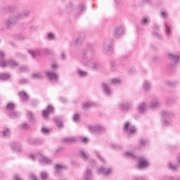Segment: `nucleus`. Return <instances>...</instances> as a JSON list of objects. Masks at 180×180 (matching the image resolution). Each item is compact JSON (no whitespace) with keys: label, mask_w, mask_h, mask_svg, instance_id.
<instances>
[{"label":"nucleus","mask_w":180,"mask_h":180,"mask_svg":"<svg viewBox=\"0 0 180 180\" xmlns=\"http://www.w3.org/2000/svg\"><path fill=\"white\" fill-rule=\"evenodd\" d=\"M96 56V51L91 46H87L81 53L82 61L86 67H90L93 70H99L101 63L99 62H94Z\"/></svg>","instance_id":"obj_1"},{"label":"nucleus","mask_w":180,"mask_h":180,"mask_svg":"<svg viewBox=\"0 0 180 180\" xmlns=\"http://www.w3.org/2000/svg\"><path fill=\"white\" fill-rule=\"evenodd\" d=\"M123 155L127 158H131L132 160H138L139 161L138 168H139V169H143V168H147V167H148V162L143 156L137 157L134 154L130 152L124 153Z\"/></svg>","instance_id":"obj_2"},{"label":"nucleus","mask_w":180,"mask_h":180,"mask_svg":"<svg viewBox=\"0 0 180 180\" xmlns=\"http://www.w3.org/2000/svg\"><path fill=\"white\" fill-rule=\"evenodd\" d=\"M0 65L1 68H5V67H6L7 65L11 67V68H16V67L19 65V64L17 63V62L14 60H8L7 61L5 60V53L2 51H0Z\"/></svg>","instance_id":"obj_3"},{"label":"nucleus","mask_w":180,"mask_h":180,"mask_svg":"<svg viewBox=\"0 0 180 180\" xmlns=\"http://www.w3.org/2000/svg\"><path fill=\"white\" fill-rule=\"evenodd\" d=\"M30 158L32 160V161H36V160H39V164L41 165H44L46 164H51L52 161L50 158L43 155V154L39 153L38 155H30Z\"/></svg>","instance_id":"obj_4"},{"label":"nucleus","mask_w":180,"mask_h":180,"mask_svg":"<svg viewBox=\"0 0 180 180\" xmlns=\"http://www.w3.org/2000/svg\"><path fill=\"white\" fill-rule=\"evenodd\" d=\"M103 52L107 56H110L113 53V43L112 40H105L103 44Z\"/></svg>","instance_id":"obj_5"},{"label":"nucleus","mask_w":180,"mask_h":180,"mask_svg":"<svg viewBox=\"0 0 180 180\" xmlns=\"http://www.w3.org/2000/svg\"><path fill=\"white\" fill-rule=\"evenodd\" d=\"M123 129H124V131L127 133V134L129 135L135 134L136 131V127L131 124V122L129 121L124 123Z\"/></svg>","instance_id":"obj_6"},{"label":"nucleus","mask_w":180,"mask_h":180,"mask_svg":"<svg viewBox=\"0 0 180 180\" xmlns=\"http://www.w3.org/2000/svg\"><path fill=\"white\" fill-rule=\"evenodd\" d=\"M88 129L91 133H94L95 134H99V133L105 131V128L101 125H89Z\"/></svg>","instance_id":"obj_7"},{"label":"nucleus","mask_w":180,"mask_h":180,"mask_svg":"<svg viewBox=\"0 0 180 180\" xmlns=\"http://www.w3.org/2000/svg\"><path fill=\"white\" fill-rule=\"evenodd\" d=\"M168 58L171 61L170 65L173 68L176 67V64H178V61H179V56L174 54V53H169L167 55Z\"/></svg>","instance_id":"obj_8"},{"label":"nucleus","mask_w":180,"mask_h":180,"mask_svg":"<svg viewBox=\"0 0 180 180\" xmlns=\"http://www.w3.org/2000/svg\"><path fill=\"white\" fill-rule=\"evenodd\" d=\"M124 34V27L117 26L114 29L113 36L115 39H120V37Z\"/></svg>","instance_id":"obj_9"},{"label":"nucleus","mask_w":180,"mask_h":180,"mask_svg":"<svg viewBox=\"0 0 180 180\" xmlns=\"http://www.w3.org/2000/svg\"><path fill=\"white\" fill-rule=\"evenodd\" d=\"M113 169L110 167H101L98 169V173L103 175L104 176H109V175H112Z\"/></svg>","instance_id":"obj_10"},{"label":"nucleus","mask_w":180,"mask_h":180,"mask_svg":"<svg viewBox=\"0 0 180 180\" xmlns=\"http://www.w3.org/2000/svg\"><path fill=\"white\" fill-rule=\"evenodd\" d=\"M120 108L122 112H129L131 109V104L128 101H124L120 103Z\"/></svg>","instance_id":"obj_11"},{"label":"nucleus","mask_w":180,"mask_h":180,"mask_svg":"<svg viewBox=\"0 0 180 180\" xmlns=\"http://www.w3.org/2000/svg\"><path fill=\"white\" fill-rule=\"evenodd\" d=\"M29 15H30V11L24 10L18 13L17 15L15 16V19H25V18H27Z\"/></svg>","instance_id":"obj_12"},{"label":"nucleus","mask_w":180,"mask_h":180,"mask_svg":"<svg viewBox=\"0 0 180 180\" xmlns=\"http://www.w3.org/2000/svg\"><path fill=\"white\" fill-rule=\"evenodd\" d=\"M165 32L168 37L172 36V25L167 21L165 22Z\"/></svg>","instance_id":"obj_13"},{"label":"nucleus","mask_w":180,"mask_h":180,"mask_svg":"<svg viewBox=\"0 0 180 180\" xmlns=\"http://www.w3.org/2000/svg\"><path fill=\"white\" fill-rule=\"evenodd\" d=\"M45 75L50 79V81H58V75L56 74L54 72H46Z\"/></svg>","instance_id":"obj_14"},{"label":"nucleus","mask_w":180,"mask_h":180,"mask_svg":"<svg viewBox=\"0 0 180 180\" xmlns=\"http://www.w3.org/2000/svg\"><path fill=\"white\" fill-rule=\"evenodd\" d=\"M83 179H84V180L94 179V174H92L91 169H86V172L83 174Z\"/></svg>","instance_id":"obj_15"},{"label":"nucleus","mask_w":180,"mask_h":180,"mask_svg":"<svg viewBox=\"0 0 180 180\" xmlns=\"http://www.w3.org/2000/svg\"><path fill=\"white\" fill-rule=\"evenodd\" d=\"M16 18H13V17H11L5 21V26L7 27V29H10L15 23H16Z\"/></svg>","instance_id":"obj_16"},{"label":"nucleus","mask_w":180,"mask_h":180,"mask_svg":"<svg viewBox=\"0 0 180 180\" xmlns=\"http://www.w3.org/2000/svg\"><path fill=\"white\" fill-rule=\"evenodd\" d=\"M54 110V108L51 105H48L47 108L42 112V116L45 119L46 117H49V115L50 113H53V111Z\"/></svg>","instance_id":"obj_17"},{"label":"nucleus","mask_w":180,"mask_h":180,"mask_svg":"<svg viewBox=\"0 0 180 180\" xmlns=\"http://www.w3.org/2000/svg\"><path fill=\"white\" fill-rule=\"evenodd\" d=\"M102 88L104 94L107 95V96H110L112 95V91L108 84L105 82L102 83Z\"/></svg>","instance_id":"obj_18"},{"label":"nucleus","mask_w":180,"mask_h":180,"mask_svg":"<svg viewBox=\"0 0 180 180\" xmlns=\"http://www.w3.org/2000/svg\"><path fill=\"white\" fill-rule=\"evenodd\" d=\"M137 110L139 113H146V111L147 110V104H146V103H139V105H138Z\"/></svg>","instance_id":"obj_19"},{"label":"nucleus","mask_w":180,"mask_h":180,"mask_svg":"<svg viewBox=\"0 0 180 180\" xmlns=\"http://www.w3.org/2000/svg\"><path fill=\"white\" fill-rule=\"evenodd\" d=\"M27 142L29 144H43L44 141L40 139H34L33 138H30L27 139Z\"/></svg>","instance_id":"obj_20"},{"label":"nucleus","mask_w":180,"mask_h":180,"mask_svg":"<svg viewBox=\"0 0 180 180\" xmlns=\"http://www.w3.org/2000/svg\"><path fill=\"white\" fill-rule=\"evenodd\" d=\"M75 73L78 77H80L81 78H84V77H87L88 72L82 70L81 68H77Z\"/></svg>","instance_id":"obj_21"},{"label":"nucleus","mask_w":180,"mask_h":180,"mask_svg":"<svg viewBox=\"0 0 180 180\" xmlns=\"http://www.w3.org/2000/svg\"><path fill=\"white\" fill-rule=\"evenodd\" d=\"M11 148H13V150L15 151V153H22V146H20V144L19 143H11Z\"/></svg>","instance_id":"obj_22"},{"label":"nucleus","mask_w":180,"mask_h":180,"mask_svg":"<svg viewBox=\"0 0 180 180\" xmlns=\"http://www.w3.org/2000/svg\"><path fill=\"white\" fill-rule=\"evenodd\" d=\"M19 96L22 102H27V101L30 99L29 96L25 91H20L19 93Z\"/></svg>","instance_id":"obj_23"},{"label":"nucleus","mask_w":180,"mask_h":180,"mask_svg":"<svg viewBox=\"0 0 180 180\" xmlns=\"http://www.w3.org/2000/svg\"><path fill=\"white\" fill-rule=\"evenodd\" d=\"M162 116L164 119H169L170 117H174V112L172 111H162Z\"/></svg>","instance_id":"obj_24"},{"label":"nucleus","mask_w":180,"mask_h":180,"mask_svg":"<svg viewBox=\"0 0 180 180\" xmlns=\"http://www.w3.org/2000/svg\"><path fill=\"white\" fill-rule=\"evenodd\" d=\"M28 53L31 55L32 58H34L35 57H37V56H40L41 54V52H40V50L39 49H35L34 51L29 50Z\"/></svg>","instance_id":"obj_25"},{"label":"nucleus","mask_w":180,"mask_h":180,"mask_svg":"<svg viewBox=\"0 0 180 180\" xmlns=\"http://www.w3.org/2000/svg\"><path fill=\"white\" fill-rule=\"evenodd\" d=\"M11 129H9V128H4L2 132V136L3 137H5V139H9V137H11Z\"/></svg>","instance_id":"obj_26"},{"label":"nucleus","mask_w":180,"mask_h":180,"mask_svg":"<svg viewBox=\"0 0 180 180\" xmlns=\"http://www.w3.org/2000/svg\"><path fill=\"white\" fill-rule=\"evenodd\" d=\"M75 141H77V139L75 136H70L63 139V143L66 144H71V143H75Z\"/></svg>","instance_id":"obj_27"},{"label":"nucleus","mask_w":180,"mask_h":180,"mask_svg":"<svg viewBox=\"0 0 180 180\" xmlns=\"http://www.w3.org/2000/svg\"><path fill=\"white\" fill-rule=\"evenodd\" d=\"M79 156L84 161H86V160H89V155H88V153H86V152H84L82 150L79 152Z\"/></svg>","instance_id":"obj_28"},{"label":"nucleus","mask_w":180,"mask_h":180,"mask_svg":"<svg viewBox=\"0 0 180 180\" xmlns=\"http://www.w3.org/2000/svg\"><path fill=\"white\" fill-rule=\"evenodd\" d=\"M82 41H84V39H82V37H78L75 38V39L72 42V45L78 46H79V44H82Z\"/></svg>","instance_id":"obj_29"},{"label":"nucleus","mask_w":180,"mask_h":180,"mask_svg":"<svg viewBox=\"0 0 180 180\" xmlns=\"http://www.w3.org/2000/svg\"><path fill=\"white\" fill-rule=\"evenodd\" d=\"M149 106L152 108H158V106H160V103L158 102V100H157V98H155L150 101Z\"/></svg>","instance_id":"obj_30"},{"label":"nucleus","mask_w":180,"mask_h":180,"mask_svg":"<svg viewBox=\"0 0 180 180\" xmlns=\"http://www.w3.org/2000/svg\"><path fill=\"white\" fill-rule=\"evenodd\" d=\"M55 123L56 124V126L59 129H63V121H61V119L60 117H56L53 119Z\"/></svg>","instance_id":"obj_31"},{"label":"nucleus","mask_w":180,"mask_h":180,"mask_svg":"<svg viewBox=\"0 0 180 180\" xmlns=\"http://www.w3.org/2000/svg\"><path fill=\"white\" fill-rule=\"evenodd\" d=\"M9 116L11 119H16V117H19V116H20V113L18 111H11L9 113Z\"/></svg>","instance_id":"obj_32"},{"label":"nucleus","mask_w":180,"mask_h":180,"mask_svg":"<svg viewBox=\"0 0 180 180\" xmlns=\"http://www.w3.org/2000/svg\"><path fill=\"white\" fill-rule=\"evenodd\" d=\"M32 78L33 79H41V78H43V75L40 72H36L32 74Z\"/></svg>","instance_id":"obj_33"},{"label":"nucleus","mask_w":180,"mask_h":180,"mask_svg":"<svg viewBox=\"0 0 180 180\" xmlns=\"http://www.w3.org/2000/svg\"><path fill=\"white\" fill-rule=\"evenodd\" d=\"M11 75L9 74H5V73H1L0 74V79L1 81H5L6 79H8L10 78Z\"/></svg>","instance_id":"obj_34"},{"label":"nucleus","mask_w":180,"mask_h":180,"mask_svg":"<svg viewBox=\"0 0 180 180\" xmlns=\"http://www.w3.org/2000/svg\"><path fill=\"white\" fill-rule=\"evenodd\" d=\"M151 85L150 84V82L148 81H145L143 84V88L144 91H148L150 89Z\"/></svg>","instance_id":"obj_35"},{"label":"nucleus","mask_w":180,"mask_h":180,"mask_svg":"<svg viewBox=\"0 0 180 180\" xmlns=\"http://www.w3.org/2000/svg\"><path fill=\"white\" fill-rule=\"evenodd\" d=\"M14 108H15V104H13V103H9L7 104L6 109L8 110H13Z\"/></svg>","instance_id":"obj_36"},{"label":"nucleus","mask_w":180,"mask_h":180,"mask_svg":"<svg viewBox=\"0 0 180 180\" xmlns=\"http://www.w3.org/2000/svg\"><path fill=\"white\" fill-rule=\"evenodd\" d=\"M132 180H148V179L141 176H134L132 178Z\"/></svg>","instance_id":"obj_37"},{"label":"nucleus","mask_w":180,"mask_h":180,"mask_svg":"<svg viewBox=\"0 0 180 180\" xmlns=\"http://www.w3.org/2000/svg\"><path fill=\"white\" fill-rule=\"evenodd\" d=\"M19 84H20L21 85H25V84H29V79H21L18 81Z\"/></svg>","instance_id":"obj_38"},{"label":"nucleus","mask_w":180,"mask_h":180,"mask_svg":"<svg viewBox=\"0 0 180 180\" xmlns=\"http://www.w3.org/2000/svg\"><path fill=\"white\" fill-rule=\"evenodd\" d=\"M169 168L172 169V171H176L178 169V166L173 165L172 163L169 164Z\"/></svg>","instance_id":"obj_39"},{"label":"nucleus","mask_w":180,"mask_h":180,"mask_svg":"<svg viewBox=\"0 0 180 180\" xmlns=\"http://www.w3.org/2000/svg\"><path fill=\"white\" fill-rule=\"evenodd\" d=\"M20 72H27V71H29V68L27 66H21L20 67Z\"/></svg>","instance_id":"obj_40"},{"label":"nucleus","mask_w":180,"mask_h":180,"mask_svg":"<svg viewBox=\"0 0 180 180\" xmlns=\"http://www.w3.org/2000/svg\"><path fill=\"white\" fill-rule=\"evenodd\" d=\"M27 115L29 117V119L30 120H32V122H34V115H33V112H32L31 111H28L27 112Z\"/></svg>","instance_id":"obj_41"},{"label":"nucleus","mask_w":180,"mask_h":180,"mask_svg":"<svg viewBox=\"0 0 180 180\" xmlns=\"http://www.w3.org/2000/svg\"><path fill=\"white\" fill-rule=\"evenodd\" d=\"M63 166L61 165H55V170L56 172H59L60 169H63Z\"/></svg>","instance_id":"obj_42"},{"label":"nucleus","mask_w":180,"mask_h":180,"mask_svg":"<svg viewBox=\"0 0 180 180\" xmlns=\"http://www.w3.org/2000/svg\"><path fill=\"white\" fill-rule=\"evenodd\" d=\"M139 144L141 146V147H146V145L147 144V141L141 139L139 140Z\"/></svg>","instance_id":"obj_43"},{"label":"nucleus","mask_w":180,"mask_h":180,"mask_svg":"<svg viewBox=\"0 0 180 180\" xmlns=\"http://www.w3.org/2000/svg\"><path fill=\"white\" fill-rule=\"evenodd\" d=\"M140 23L141 25H147V23H148V19H147V18H143Z\"/></svg>","instance_id":"obj_44"},{"label":"nucleus","mask_w":180,"mask_h":180,"mask_svg":"<svg viewBox=\"0 0 180 180\" xmlns=\"http://www.w3.org/2000/svg\"><path fill=\"white\" fill-rule=\"evenodd\" d=\"M67 9H68V12H71V11H72V9H74V5L71 3H70L67 6Z\"/></svg>","instance_id":"obj_45"},{"label":"nucleus","mask_w":180,"mask_h":180,"mask_svg":"<svg viewBox=\"0 0 180 180\" xmlns=\"http://www.w3.org/2000/svg\"><path fill=\"white\" fill-rule=\"evenodd\" d=\"M96 155L97 158H98V160H100V161L101 162H105V159H103V158H102V156H101V154L98 152H96Z\"/></svg>","instance_id":"obj_46"},{"label":"nucleus","mask_w":180,"mask_h":180,"mask_svg":"<svg viewBox=\"0 0 180 180\" xmlns=\"http://www.w3.org/2000/svg\"><path fill=\"white\" fill-rule=\"evenodd\" d=\"M46 39H48L49 40H54V34L51 32L49 33L46 36Z\"/></svg>","instance_id":"obj_47"},{"label":"nucleus","mask_w":180,"mask_h":180,"mask_svg":"<svg viewBox=\"0 0 180 180\" xmlns=\"http://www.w3.org/2000/svg\"><path fill=\"white\" fill-rule=\"evenodd\" d=\"M111 82H112V84H114L115 85H117L120 83V79H112Z\"/></svg>","instance_id":"obj_48"},{"label":"nucleus","mask_w":180,"mask_h":180,"mask_svg":"<svg viewBox=\"0 0 180 180\" xmlns=\"http://www.w3.org/2000/svg\"><path fill=\"white\" fill-rule=\"evenodd\" d=\"M92 106V103H84L83 104L84 109H89V108H91Z\"/></svg>","instance_id":"obj_49"},{"label":"nucleus","mask_w":180,"mask_h":180,"mask_svg":"<svg viewBox=\"0 0 180 180\" xmlns=\"http://www.w3.org/2000/svg\"><path fill=\"white\" fill-rule=\"evenodd\" d=\"M153 36H154V37H156L157 39H159L160 40H162V35H161L160 34L154 32Z\"/></svg>","instance_id":"obj_50"},{"label":"nucleus","mask_w":180,"mask_h":180,"mask_svg":"<svg viewBox=\"0 0 180 180\" xmlns=\"http://www.w3.org/2000/svg\"><path fill=\"white\" fill-rule=\"evenodd\" d=\"M29 124H26V123H22L21 125H20V128L21 129H24L25 130H27V129H29Z\"/></svg>","instance_id":"obj_51"},{"label":"nucleus","mask_w":180,"mask_h":180,"mask_svg":"<svg viewBox=\"0 0 180 180\" xmlns=\"http://www.w3.org/2000/svg\"><path fill=\"white\" fill-rule=\"evenodd\" d=\"M41 133L43 134H49V133H50V131L49 130V129L43 127L41 129Z\"/></svg>","instance_id":"obj_52"},{"label":"nucleus","mask_w":180,"mask_h":180,"mask_svg":"<svg viewBox=\"0 0 180 180\" xmlns=\"http://www.w3.org/2000/svg\"><path fill=\"white\" fill-rule=\"evenodd\" d=\"M165 180H180V178L176 179L175 177L166 176Z\"/></svg>","instance_id":"obj_53"},{"label":"nucleus","mask_w":180,"mask_h":180,"mask_svg":"<svg viewBox=\"0 0 180 180\" xmlns=\"http://www.w3.org/2000/svg\"><path fill=\"white\" fill-rule=\"evenodd\" d=\"M41 179H47V173L45 172H41Z\"/></svg>","instance_id":"obj_54"},{"label":"nucleus","mask_w":180,"mask_h":180,"mask_svg":"<svg viewBox=\"0 0 180 180\" xmlns=\"http://www.w3.org/2000/svg\"><path fill=\"white\" fill-rule=\"evenodd\" d=\"M79 11H81L82 12H84V11H85V5L83 3L79 4Z\"/></svg>","instance_id":"obj_55"},{"label":"nucleus","mask_w":180,"mask_h":180,"mask_svg":"<svg viewBox=\"0 0 180 180\" xmlns=\"http://www.w3.org/2000/svg\"><path fill=\"white\" fill-rule=\"evenodd\" d=\"M160 16L161 18H164L165 19L167 18L168 13L165 11H161L160 12Z\"/></svg>","instance_id":"obj_56"},{"label":"nucleus","mask_w":180,"mask_h":180,"mask_svg":"<svg viewBox=\"0 0 180 180\" xmlns=\"http://www.w3.org/2000/svg\"><path fill=\"white\" fill-rule=\"evenodd\" d=\"M110 67H111L112 71H115V70H116V67H117L116 63L115 62H111Z\"/></svg>","instance_id":"obj_57"},{"label":"nucleus","mask_w":180,"mask_h":180,"mask_svg":"<svg viewBox=\"0 0 180 180\" xmlns=\"http://www.w3.org/2000/svg\"><path fill=\"white\" fill-rule=\"evenodd\" d=\"M16 57H18L19 58H26V56L25 55H22L20 52H17L15 54Z\"/></svg>","instance_id":"obj_58"},{"label":"nucleus","mask_w":180,"mask_h":180,"mask_svg":"<svg viewBox=\"0 0 180 180\" xmlns=\"http://www.w3.org/2000/svg\"><path fill=\"white\" fill-rule=\"evenodd\" d=\"M78 120H79V115L78 114H75L74 116H73V122H78Z\"/></svg>","instance_id":"obj_59"},{"label":"nucleus","mask_w":180,"mask_h":180,"mask_svg":"<svg viewBox=\"0 0 180 180\" xmlns=\"http://www.w3.org/2000/svg\"><path fill=\"white\" fill-rule=\"evenodd\" d=\"M30 180H37V178L34 174H30Z\"/></svg>","instance_id":"obj_60"},{"label":"nucleus","mask_w":180,"mask_h":180,"mask_svg":"<svg viewBox=\"0 0 180 180\" xmlns=\"http://www.w3.org/2000/svg\"><path fill=\"white\" fill-rule=\"evenodd\" d=\"M41 53H44V54H50V51H49V49H44L41 50Z\"/></svg>","instance_id":"obj_61"},{"label":"nucleus","mask_w":180,"mask_h":180,"mask_svg":"<svg viewBox=\"0 0 180 180\" xmlns=\"http://www.w3.org/2000/svg\"><path fill=\"white\" fill-rule=\"evenodd\" d=\"M163 124L164 126H169V122H168V120H167L165 118L163 120Z\"/></svg>","instance_id":"obj_62"},{"label":"nucleus","mask_w":180,"mask_h":180,"mask_svg":"<svg viewBox=\"0 0 180 180\" xmlns=\"http://www.w3.org/2000/svg\"><path fill=\"white\" fill-rule=\"evenodd\" d=\"M81 141L82 143H88V139H86V137H82L81 138Z\"/></svg>","instance_id":"obj_63"},{"label":"nucleus","mask_w":180,"mask_h":180,"mask_svg":"<svg viewBox=\"0 0 180 180\" xmlns=\"http://www.w3.org/2000/svg\"><path fill=\"white\" fill-rule=\"evenodd\" d=\"M59 99L62 103H65L67 102V100L65 99V98L60 97Z\"/></svg>","instance_id":"obj_64"}]
</instances>
